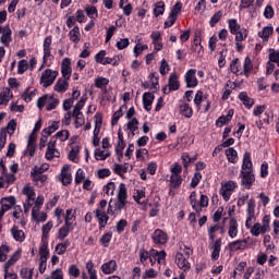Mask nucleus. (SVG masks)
Segmentation results:
<instances>
[{"mask_svg":"<svg viewBox=\"0 0 279 279\" xmlns=\"http://www.w3.org/2000/svg\"><path fill=\"white\" fill-rule=\"evenodd\" d=\"M180 114L186 119H191V117H193V108H191V106L186 102L180 105Z\"/></svg>","mask_w":279,"mask_h":279,"instance_id":"23","label":"nucleus"},{"mask_svg":"<svg viewBox=\"0 0 279 279\" xmlns=\"http://www.w3.org/2000/svg\"><path fill=\"white\" fill-rule=\"evenodd\" d=\"M58 104H60V100L53 96H48V105L46 107L47 110H56L58 108Z\"/></svg>","mask_w":279,"mask_h":279,"instance_id":"33","label":"nucleus"},{"mask_svg":"<svg viewBox=\"0 0 279 279\" xmlns=\"http://www.w3.org/2000/svg\"><path fill=\"white\" fill-rule=\"evenodd\" d=\"M4 130L8 132V134H10V136H12V134L16 132V120H11Z\"/></svg>","mask_w":279,"mask_h":279,"instance_id":"47","label":"nucleus"},{"mask_svg":"<svg viewBox=\"0 0 279 279\" xmlns=\"http://www.w3.org/2000/svg\"><path fill=\"white\" fill-rule=\"evenodd\" d=\"M236 189V182L229 181L220 189V195H222L225 202H228Z\"/></svg>","mask_w":279,"mask_h":279,"instance_id":"4","label":"nucleus"},{"mask_svg":"<svg viewBox=\"0 0 279 279\" xmlns=\"http://www.w3.org/2000/svg\"><path fill=\"white\" fill-rule=\"evenodd\" d=\"M239 99L248 110L250 108H252V106H254V99L250 98V96H247V93L245 92L240 93Z\"/></svg>","mask_w":279,"mask_h":279,"instance_id":"20","label":"nucleus"},{"mask_svg":"<svg viewBox=\"0 0 279 279\" xmlns=\"http://www.w3.org/2000/svg\"><path fill=\"white\" fill-rule=\"evenodd\" d=\"M213 253H211V259L213 260H219V254L221 252V239H218L215 241V244L213 246Z\"/></svg>","mask_w":279,"mask_h":279,"instance_id":"24","label":"nucleus"},{"mask_svg":"<svg viewBox=\"0 0 279 279\" xmlns=\"http://www.w3.org/2000/svg\"><path fill=\"white\" fill-rule=\"evenodd\" d=\"M260 223H255L253 227H251V234H253V236H259L263 234V232H260Z\"/></svg>","mask_w":279,"mask_h":279,"instance_id":"59","label":"nucleus"},{"mask_svg":"<svg viewBox=\"0 0 279 279\" xmlns=\"http://www.w3.org/2000/svg\"><path fill=\"white\" fill-rule=\"evenodd\" d=\"M182 12V3L177 2L170 12L169 19H178V14Z\"/></svg>","mask_w":279,"mask_h":279,"instance_id":"34","label":"nucleus"},{"mask_svg":"<svg viewBox=\"0 0 279 279\" xmlns=\"http://www.w3.org/2000/svg\"><path fill=\"white\" fill-rule=\"evenodd\" d=\"M20 276L23 279H32L34 276V268L28 269V268H22L20 271Z\"/></svg>","mask_w":279,"mask_h":279,"instance_id":"42","label":"nucleus"},{"mask_svg":"<svg viewBox=\"0 0 279 279\" xmlns=\"http://www.w3.org/2000/svg\"><path fill=\"white\" fill-rule=\"evenodd\" d=\"M109 81L106 77H97L95 81L96 88H104V86H108Z\"/></svg>","mask_w":279,"mask_h":279,"instance_id":"50","label":"nucleus"},{"mask_svg":"<svg viewBox=\"0 0 279 279\" xmlns=\"http://www.w3.org/2000/svg\"><path fill=\"white\" fill-rule=\"evenodd\" d=\"M226 156H227V158H228V160L230 161V162H232V165H234V163H236V160H238V158H239V155H238V153H236V149H234V148H228L227 150H226Z\"/></svg>","mask_w":279,"mask_h":279,"instance_id":"28","label":"nucleus"},{"mask_svg":"<svg viewBox=\"0 0 279 279\" xmlns=\"http://www.w3.org/2000/svg\"><path fill=\"white\" fill-rule=\"evenodd\" d=\"M47 58H51V36L44 40V64H47Z\"/></svg>","mask_w":279,"mask_h":279,"instance_id":"15","label":"nucleus"},{"mask_svg":"<svg viewBox=\"0 0 279 279\" xmlns=\"http://www.w3.org/2000/svg\"><path fill=\"white\" fill-rule=\"evenodd\" d=\"M128 206V189L124 183L119 185L118 201L112 205V199L108 204V215H119Z\"/></svg>","mask_w":279,"mask_h":279,"instance_id":"2","label":"nucleus"},{"mask_svg":"<svg viewBox=\"0 0 279 279\" xmlns=\"http://www.w3.org/2000/svg\"><path fill=\"white\" fill-rule=\"evenodd\" d=\"M39 263H47V259L49 258V248L47 243H44L39 248Z\"/></svg>","mask_w":279,"mask_h":279,"instance_id":"25","label":"nucleus"},{"mask_svg":"<svg viewBox=\"0 0 279 279\" xmlns=\"http://www.w3.org/2000/svg\"><path fill=\"white\" fill-rule=\"evenodd\" d=\"M229 28L231 34H236V32L239 29H241V25H239V23H236V20H229Z\"/></svg>","mask_w":279,"mask_h":279,"instance_id":"49","label":"nucleus"},{"mask_svg":"<svg viewBox=\"0 0 279 279\" xmlns=\"http://www.w3.org/2000/svg\"><path fill=\"white\" fill-rule=\"evenodd\" d=\"M169 73V63L167 60L162 59L160 64V74L167 75Z\"/></svg>","mask_w":279,"mask_h":279,"instance_id":"58","label":"nucleus"},{"mask_svg":"<svg viewBox=\"0 0 279 279\" xmlns=\"http://www.w3.org/2000/svg\"><path fill=\"white\" fill-rule=\"evenodd\" d=\"M101 123H102V117H101V113L98 112L95 114L94 134H99V132H101Z\"/></svg>","mask_w":279,"mask_h":279,"instance_id":"32","label":"nucleus"},{"mask_svg":"<svg viewBox=\"0 0 279 279\" xmlns=\"http://www.w3.org/2000/svg\"><path fill=\"white\" fill-rule=\"evenodd\" d=\"M95 215H96V218L98 219L100 230H102V228H106V223H108V220L110 219V217L106 215V211L101 209H96Z\"/></svg>","mask_w":279,"mask_h":279,"instance_id":"11","label":"nucleus"},{"mask_svg":"<svg viewBox=\"0 0 279 279\" xmlns=\"http://www.w3.org/2000/svg\"><path fill=\"white\" fill-rule=\"evenodd\" d=\"M56 138H60V141L64 142L69 140V131L63 130V131H59L56 134Z\"/></svg>","mask_w":279,"mask_h":279,"instance_id":"61","label":"nucleus"},{"mask_svg":"<svg viewBox=\"0 0 279 279\" xmlns=\"http://www.w3.org/2000/svg\"><path fill=\"white\" fill-rule=\"evenodd\" d=\"M154 14L155 16H160V14H165V2L159 1L155 4Z\"/></svg>","mask_w":279,"mask_h":279,"instance_id":"39","label":"nucleus"},{"mask_svg":"<svg viewBox=\"0 0 279 279\" xmlns=\"http://www.w3.org/2000/svg\"><path fill=\"white\" fill-rule=\"evenodd\" d=\"M95 267V264H93V260H89L86 264L87 272L89 274L90 279H97V270L93 269Z\"/></svg>","mask_w":279,"mask_h":279,"instance_id":"37","label":"nucleus"},{"mask_svg":"<svg viewBox=\"0 0 279 279\" xmlns=\"http://www.w3.org/2000/svg\"><path fill=\"white\" fill-rule=\"evenodd\" d=\"M228 247L230 250V252H243V250H247V246H244L243 242H241V240L238 241H233L231 243L228 244Z\"/></svg>","mask_w":279,"mask_h":279,"instance_id":"22","label":"nucleus"},{"mask_svg":"<svg viewBox=\"0 0 279 279\" xmlns=\"http://www.w3.org/2000/svg\"><path fill=\"white\" fill-rule=\"evenodd\" d=\"M11 234L19 243H23L25 241V232L20 230L16 226L11 229Z\"/></svg>","mask_w":279,"mask_h":279,"instance_id":"17","label":"nucleus"},{"mask_svg":"<svg viewBox=\"0 0 279 279\" xmlns=\"http://www.w3.org/2000/svg\"><path fill=\"white\" fill-rule=\"evenodd\" d=\"M70 39L73 43H80V27L75 26L72 31H70Z\"/></svg>","mask_w":279,"mask_h":279,"instance_id":"38","label":"nucleus"},{"mask_svg":"<svg viewBox=\"0 0 279 279\" xmlns=\"http://www.w3.org/2000/svg\"><path fill=\"white\" fill-rule=\"evenodd\" d=\"M190 204H191L193 210H196L197 213H199L202 210V207H199V205H197V193L196 192L191 193Z\"/></svg>","mask_w":279,"mask_h":279,"instance_id":"30","label":"nucleus"},{"mask_svg":"<svg viewBox=\"0 0 279 279\" xmlns=\"http://www.w3.org/2000/svg\"><path fill=\"white\" fill-rule=\"evenodd\" d=\"M69 78H59L54 85L56 93H66L69 90Z\"/></svg>","mask_w":279,"mask_h":279,"instance_id":"13","label":"nucleus"},{"mask_svg":"<svg viewBox=\"0 0 279 279\" xmlns=\"http://www.w3.org/2000/svg\"><path fill=\"white\" fill-rule=\"evenodd\" d=\"M270 221H271V217L269 215L264 216L262 226H260L262 234H265L266 232H269L271 230V227L269 226Z\"/></svg>","mask_w":279,"mask_h":279,"instance_id":"27","label":"nucleus"},{"mask_svg":"<svg viewBox=\"0 0 279 279\" xmlns=\"http://www.w3.org/2000/svg\"><path fill=\"white\" fill-rule=\"evenodd\" d=\"M169 92L178 90L180 88V81H178V74H171L168 81Z\"/></svg>","mask_w":279,"mask_h":279,"instance_id":"21","label":"nucleus"},{"mask_svg":"<svg viewBox=\"0 0 279 279\" xmlns=\"http://www.w3.org/2000/svg\"><path fill=\"white\" fill-rule=\"evenodd\" d=\"M61 178H62V179H61V182H62V184H63L64 186L71 184V180H72L71 173H69V172H63V173H61Z\"/></svg>","mask_w":279,"mask_h":279,"instance_id":"55","label":"nucleus"},{"mask_svg":"<svg viewBox=\"0 0 279 279\" xmlns=\"http://www.w3.org/2000/svg\"><path fill=\"white\" fill-rule=\"evenodd\" d=\"M5 141H8V132L5 131V128H2L0 130V149L5 147Z\"/></svg>","mask_w":279,"mask_h":279,"instance_id":"46","label":"nucleus"},{"mask_svg":"<svg viewBox=\"0 0 279 279\" xmlns=\"http://www.w3.org/2000/svg\"><path fill=\"white\" fill-rule=\"evenodd\" d=\"M202 101H204V93L202 90H198L194 97V104L197 110H202Z\"/></svg>","mask_w":279,"mask_h":279,"instance_id":"35","label":"nucleus"},{"mask_svg":"<svg viewBox=\"0 0 279 279\" xmlns=\"http://www.w3.org/2000/svg\"><path fill=\"white\" fill-rule=\"evenodd\" d=\"M20 257H21V253L15 252L11 256V258L4 264V269H10V267H12V265H14V263H16V260H19Z\"/></svg>","mask_w":279,"mask_h":279,"instance_id":"36","label":"nucleus"},{"mask_svg":"<svg viewBox=\"0 0 279 279\" xmlns=\"http://www.w3.org/2000/svg\"><path fill=\"white\" fill-rule=\"evenodd\" d=\"M128 169L129 167L125 165H116L113 171L114 173L123 178V173H128Z\"/></svg>","mask_w":279,"mask_h":279,"instance_id":"43","label":"nucleus"},{"mask_svg":"<svg viewBox=\"0 0 279 279\" xmlns=\"http://www.w3.org/2000/svg\"><path fill=\"white\" fill-rule=\"evenodd\" d=\"M175 264L180 269H183V271H187V269H191V264L182 253H177Z\"/></svg>","mask_w":279,"mask_h":279,"instance_id":"9","label":"nucleus"},{"mask_svg":"<svg viewBox=\"0 0 279 279\" xmlns=\"http://www.w3.org/2000/svg\"><path fill=\"white\" fill-rule=\"evenodd\" d=\"M59 125L58 122H53L50 126L44 129L45 134L51 136L56 130H58Z\"/></svg>","mask_w":279,"mask_h":279,"instance_id":"54","label":"nucleus"},{"mask_svg":"<svg viewBox=\"0 0 279 279\" xmlns=\"http://www.w3.org/2000/svg\"><path fill=\"white\" fill-rule=\"evenodd\" d=\"M228 234L231 239H236V234H239V223L236 222V218L230 219Z\"/></svg>","mask_w":279,"mask_h":279,"instance_id":"12","label":"nucleus"},{"mask_svg":"<svg viewBox=\"0 0 279 279\" xmlns=\"http://www.w3.org/2000/svg\"><path fill=\"white\" fill-rule=\"evenodd\" d=\"M170 182L172 189H180V185L182 184V177H180V174H172L170 177Z\"/></svg>","mask_w":279,"mask_h":279,"instance_id":"31","label":"nucleus"},{"mask_svg":"<svg viewBox=\"0 0 279 279\" xmlns=\"http://www.w3.org/2000/svg\"><path fill=\"white\" fill-rule=\"evenodd\" d=\"M16 204L14 196L4 197L1 199V208L5 211L10 210Z\"/></svg>","mask_w":279,"mask_h":279,"instance_id":"18","label":"nucleus"},{"mask_svg":"<svg viewBox=\"0 0 279 279\" xmlns=\"http://www.w3.org/2000/svg\"><path fill=\"white\" fill-rule=\"evenodd\" d=\"M23 195H26L28 201L36 202V192H34V187L25 186L23 189Z\"/></svg>","mask_w":279,"mask_h":279,"instance_id":"29","label":"nucleus"},{"mask_svg":"<svg viewBox=\"0 0 279 279\" xmlns=\"http://www.w3.org/2000/svg\"><path fill=\"white\" fill-rule=\"evenodd\" d=\"M14 97L12 92H10V88H3L2 92L0 93V106H8L10 100Z\"/></svg>","mask_w":279,"mask_h":279,"instance_id":"14","label":"nucleus"},{"mask_svg":"<svg viewBox=\"0 0 279 279\" xmlns=\"http://www.w3.org/2000/svg\"><path fill=\"white\" fill-rule=\"evenodd\" d=\"M202 180V173L196 172L194 177L192 178L191 186L192 189H195L197 184H199V181Z\"/></svg>","mask_w":279,"mask_h":279,"instance_id":"60","label":"nucleus"},{"mask_svg":"<svg viewBox=\"0 0 279 279\" xmlns=\"http://www.w3.org/2000/svg\"><path fill=\"white\" fill-rule=\"evenodd\" d=\"M109 156H110V151H104V150H101V149H99V148H97L96 150H95V158H96V160H106V158H109Z\"/></svg>","mask_w":279,"mask_h":279,"instance_id":"41","label":"nucleus"},{"mask_svg":"<svg viewBox=\"0 0 279 279\" xmlns=\"http://www.w3.org/2000/svg\"><path fill=\"white\" fill-rule=\"evenodd\" d=\"M27 66H29V64L27 63V60H21L17 63V73L20 75H23V73H25V71H27Z\"/></svg>","mask_w":279,"mask_h":279,"instance_id":"44","label":"nucleus"},{"mask_svg":"<svg viewBox=\"0 0 279 279\" xmlns=\"http://www.w3.org/2000/svg\"><path fill=\"white\" fill-rule=\"evenodd\" d=\"M126 130H130L131 132H136L138 130V119L133 118L132 121L126 124Z\"/></svg>","mask_w":279,"mask_h":279,"instance_id":"48","label":"nucleus"},{"mask_svg":"<svg viewBox=\"0 0 279 279\" xmlns=\"http://www.w3.org/2000/svg\"><path fill=\"white\" fill-rule=\"evenodd\" d=\"M195 73H197V70L191 69L185 74V82L187 88H195L197 86V76H195Z\"/></svg>","mask_w":279,"mask_h":279,"instance_id":"6","label":"nucleus"},{"mask_svg":"<svg viewBox=\"0 0 279 279\" xmlns=\"http://www.w3.org/2000/svg\"><path fill=\"white\" fill-rule=\"evenodd\" d=\"M274 34V27L265 26L262 32L258 33L259 38H263L265 43L269 40V37Z\"/></svg>","mask_w":279,"mask_h":279,"instance_id":"26","label":"nucleus"},{"mask_svg":"<svg viewBox=\"0 0 279 279\" xmlns=\"http://www.w3.org/2000/svg\"><path fill=\"white\" fill-rule=\"evenodd\" d=\"M143 104H144L145 110H147L149 112V110H151V105L154 104V94L144 93Z\"/></svg>","mask_w":279,"mask_h":279,"instance_id":"19","label":"nucleus"},{"mask_svg":"<svg viewBox=\"0 0 279 279\" xmlns=\"http://www.w3.org/2000/svg\"><path fill=\"white\" fill-rule=\"evenodd\" d=\"M221 16H223L221 11L216 12L209 21L210 27H215L221 21Z\"/></svg>","mask_w":279,"mask_h":279,"instance_id":"40","label":"nucleus"},{"mask_svg":"<svg viewBox=\"0 0 279 279\" xmlns=\"http://www.w3.org/2000/svg\"><path fill=\"white\" fill-rule=\"evenodd\" d=\"M126 47H130V39L129 38L120 39L117 43V48L120 49V50L125 49Z\"/></svg>","mask_w":279,"mask_h":279,"instance_id":"57","label":"nucleus"},{"mask_svg":"<svg viewBox=\"0 0 279 279\" xmlns=\"http://www.w3.org/2000/svg\"><path fill=\"white\" fill-rule=\"evenodd\" d=\"M70 229L61 227L58 231V239L59 241H64L65 236H69Z\"/></svg>","mask_w":279,"mask_h":279,"instance_id":"51","label":"nucleus"},{"mask_svg":"<svg viewBox=\"0 0 279 279\" xmlns=\"http://www.w3.org/2000/svg\"><path fill=\"white\" fill-rule=\"evenodd\" d=\"M56 77H58V71L47 69L41 73L40 84L44 85V88H49L56 82Z\"/></svg>","mask_w":279,"mask_h":279,"instance_id":"3","label":"nucleus"},{"mask_svg":"<svg viewBox=\"0 0 279 279\" xmlns=\"http://www.w3.org/2000/svg\"><path fill=\"white\" fill-rule=\"evenodd\" d=\"M46 158L47 160H53L54 158H60V151L56 149V138L53 137L48 143Z\"/></svg>","mask_w":279,"mask_h":279,"instance_id":"5","label":"nucleus"},{"mask_svg":"<svg viewBox=\"0 0 279 279\" xmlns=\"http://www.w3.org/2000/svg\"><path fill=\"white\" fill-rule=\"evenodd\" d=\"M243 69H244V75H247V73L251 72V70H252V60L250 59V57H246L244 59Z\"/></svg>","mask_w":279,"mask_h":279,"instance_id":"53","label":"nucleus"},{"mask_svg":"<svg viewBox=\"0 0 279 279\" xmlns=\"http://www.w3.org/2000/svg\"><path fill=\"white\" fill-rule=\"evenodd\" d=\"M50 279H64V275L62 274V269H57L51 272Z\"/></svg>","mask_w":279,"mask_h":279,"instance_id":"63","label":"nucleus"},{"mask_svg":"<svg viewBox=\"0 0 279 279\" xmlns=\"http://www.w3.org/2000/svg\"><path fill=\"white\" fill-rule=\"evenodd\" d=\"M167 233L160 229H156L155 232L153 233V241L157 245H165L167 243Z\"/></svg>","mask_w":279,"mask_h":279,"instance_id":"8","label":"nucleus"},{"mask_svg":"<svg viewBox=\"0 0 279 279\" xmlns=\"http://www.w3.org/2000/svg\"><path fill=\"white\" fill-rule=\"evenodd\" d=\"M102 274L110 275L113 274V271H117V262L109 260L101 266Z\"/></svg>","mask_w":279,"mask_h":279,"instance_id":"16","label":"nucleus"},{"mask_svg":"<svg viewBox=\"0 0 279 279\" xmlns=\"http://www.w3.org/2000/svg\"><path fill=\"white\" fill-rule=\"evenodd\" d=\"M85 12L89 19H95L97 16V8L96 7H86Z\"/></svg>","mask_w":279,"mask_h":279,"instance_id":"56","label":"nucleus"},{"mask_svg":"<svg viewBox=\"0 0 279 279\" xmlns=\"http://www.w3.org/2000/svg\"><path fill=\"white\" fill-rule=\"evenodd\" d=\"M2 29V35L0 37V40L5 47L10 46V43H12V29L10 26H4L3 28L0 26V33Z\"/></svg>","mask_w":279,"mask_h":279,"instance_id":"7","label":"nucleus"},{"mask_svg":"<svg viewBox=\"0 0 279 279\" xmlns=\"http://www.w3.org/2000/svg\"><path fill=\"white\" fill-rule=\"evenodd\" d=\"M8 252H10L8 246H0V263H5V260H8Z\"/></svg>","mask_w":279,"mask_h":279,"instance_id":"45","label":"nucleus"},{"mask_svg":"<svg viewBox=\"0 0 279 279\" xmlns=\"http://www.w3.org/2000/svg\"><path fill=\"white\" fill-rule=\"evenodd\" d=\"M105 191L107 195H114V182H109L106 186H105Z\"/></svg>","mask_w":279,"mask_h":279,"instance_id":"64","label":"nucleus"},{"mask_svg":"<svg viewBox=\"0 0 279 279\" xmlns=\"http://www.w3.org/2000/svg\"><path fill=\"white\" fill-rule=\"evenodd\" d=\"M31 175H32L34 182H41V184L44 182H47V175L46 174H33V173H31Z\"/></svg>","mask_w":279,"mask_h":279,"instance_id":"62","label":"nucleus"},{"mask_svg":"<svg viewBox=\"0 0 279 279\" xmlns=\"http://www.w3.org/2000/svg\"><path fill=\"white\" fill-rule=\"evenodd\" d=\"M61 73H62V77H64L65 80H71V73H72L71 59L69 58L63 59L62 65H61Z\"/></svg>","mask_w":279,"mask_h":279,"instance_id":"10","label":"nucleus"},{"mask_svg":"<svg viewBox=\"0 0 279 279\" xmlns=\"http://www.w3.org/2000/svg\"><path fill=\"white\" fill-rule=\"evenodd\" d=\"M241 184L245 189H252V184L256 182V177L254 175V165L252 163V155L245 153L243 156L242 169H241Z\"/></svg>","mask_w":279,"mask_h":279,"instance_id":"1","label":"nucleus"},{"mask_svg":"<svg viewBox=\"0 0 279 279\" xmlns=\"http://www.w3.org/2000/svg\"><path fill=\"white\" fill-rule=\"evenodd\" d=\"M69 247V243H59L56 246V252L57 254H59V256H62V254H64V252H66V248Z\"/></svg>","mask_w":279,"mask_h":279,"instance_id":"52","label":"nucleus"}]
</instances>
